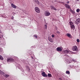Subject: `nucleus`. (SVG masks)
Segmentation results:
<instances>
[{
  "mask_svg": "<svg viewBox=\"0 0 80 80\" xmlns=\"http://www.w3.org/2000/svg\"><path fill=\"white\" fill-rule=\"evenodd\" d=\"M14 61L15 60L12 58H8L7 59V62H12Z\"/></svg>",
  "mask_w": 80,
  "mask_h": 80,
  "instance_id": "nucleus-1",
  "label": "nucleus"
},
{
  "mask_svg": "<svg viewBox=\"0 0 80 80\" xmlns=\"http://www.w3.org/2000/svg\"><path fill=\"white\" fill-rule=\"evenodd\" d=\"M35 11L37 12V13H39L40 12V9L38 8L37 7H36L35 8Z\"/></svg>",
  "mask_w": 80,
  "mask_h": 80,
  "instance_id": "nucleus-2",
  "label": "nucleus"
},
{
  "mask_svg": "<svg viewBox=\"0 0 80 80\" xmlns=\"http://www.w3.org/2000/svg\"><path fill=\"white\" fill-rule=\"evenodd\" d=\"M79 23H80V18H78L76 20L75 23L76 25H78Z\"/></svg>",
  "mask_w": 80,
  "mask_h": 80,
  "instance_id": "nucleus-3",
  "label": "nucleus"
},
{
  "mask_svg": "<svg viewBox=\"0 0 80 80\" xmlns=\"http://www.w3.org/2000/svg\"><path fill=\"white\" fill-rule=\"evenodd\" d=\"M72 50L73 51H77V47L76 46H73L72 48Z\"/></svg>",
  "mask_w": 80,
  "mask_h": 80,
  "instance_id": "nucleus-4",
  "label": "nucleus"
},
{
  "mask_svg": "<svg viewBox=\"0 0 80 80\" xmlns=\"http://www.w3.org/2000/svg\"><path fill=\"white\" fill-rule=\"evenodd\" d=\"M57 50L58 52H62V49L60 47H58L57 48Z\"/></svg>",
  "mask_w": 80,
  "mask_h": 80,
  "instance_id": "nucleus-5",
  "label": "nucleus"
},
{
  "mask_svg": "<svg viewBox=\"0 0 80 80\" xmlns=\"http://www.w3.org/2000/svg\"><path fill=\"white\" fill-rule=\"evenodd\" d=\"M42 75L43 77H47L48 76L46 74H45V72H42Z\"/></svg>",
  "mask_w": 80,
  "mask_h": 80,
  "instance_id": "nucleus-6",
  "label": "nucleus"
},
{
  "mask_svg": "<svg viewBox=\"0 0 80 80\" xmlns=\"http://www.w3.org/2000/svg\"><path fill=\"white\" fill-rule=\"evenodd\" d=\"M51 8L52 10H57V9L55 8L53 6H51Z\"/></svg>",
  "mask_w": 80,
  "mask_h": 80,
  "instance_id": "nucleus-7",
  "label": "nucleus"
},
{
  "mask_svg": "<svg viewBox=\"0 0 80 80\" xmlns=\"http://www.w3.org/2000/svg\"><path fill=\"white\" fill-rule=\"evenodd\" d=\"M45 13L46 16H49V15H50V14L49 12H45Z\"/></svg>",
  "mask_w": 80,
  "mask_h": 80,
  "instance_id": "nucleus-8",
  "label": "nucleus"
},
{
  "mask_svg": "<svg viewBox=\"0 0 80 80\" xmlns=\"http://www.w3.org/2000/svg\"><path fill=\"white\" fill-rule=\"evenodd\" d=\"M65 7H66L67 8H70V5H69L68 4H66L65 5Z\"/></svg>",
  "mask_w": 80,
  "mask_h": 80,
  "instance_id": "nucleus-9",
  "label": "nucleus"
},
{
  "mask_svg": "<svg viewBox=\"0 0 80 80\" xmlns=\"http://www.w3.org/2000/svg\"><path fill=\"white\" fill-rule=\"evenodd\" d=\"M11 7H12V8H17V6L13 3L11 4Z\"/></svg>",
  "mask_w": 80,
  "mask_h": 80,
  "instance_id": "nucleus-10",
  "label": "nucleus"
},
{
  "mask_svg": "<svg viewBox=\"0 0 80 80\" xmlns=\"http://www.w3.org/2000/svg\"><path fill=\"white\" fill-rule=\"evenodd\" d=\"M71 28L72 30H74L75 29V26H74V25H71Z\"/></svg>",
  "mask_w": 80,
  "mask_h": 80,
  "instance_id": "nucleus-11",
  "label": "nucleus"
},
{
  "mask_svg": "<svg viewBox=\"0 0 80 80\" xmlns=\"http://www.w3.org/2000/svg\"><path fill=\"white\" fill-rule=\"evenodd\" d=\"M48 40L50 42H53V40L51 38H48Z\"/></svg>",
  "mask_w": 80,
  "mask_h": 80,
  "instance_id": "nucleus-12",
  "label": "nucleus"
},
{
  "mask_svg": "<svg viewBox=\"0 0 80 80\" xmlns=\"http://www.w3.org/2000/svg\"><path fill=\"white\" fill-rule=\"evenodd\" d=\"M35 3H37L38 5H39L40 4V3L38 1V0H35Z\"/></svg>",
  "mask_w": 80,
  "mask_h": 80,
  "instance_id": "nucleus-13",
  "label": "nucleus"
},
{
  "mask_svg": "<svg viewBox=\"0 0 80 80\" xmlns=\"http://www.w3.org/2000/svg\"><path fill=\"white\" fill-rule=\"evenodd\" d=\"M67 36L68 37H70V38H72V36H71L70 34L67 33Z\"/></svg>",
  "mask_w": 80,
  "mask_h": 80,
  "instance_id": "nucleus-14",
  "label": "nucleus"
},
{
  "mask_svg": "<svg viewBox=\"0 0 80 80\" xmlns=\"http://www.w3.org/2000/svg\"><path fill=\"white\" fill-rule=\"evenodd\" d=\"M48 77H52V74H51L50 73H48Z\"/></svg>",
  "mask_w": 80,
  "mask_h": 80,
  "instance_id": "nucleus-15",
  "label": "nucleus"
},
{
  "mask_svg": "<svg viewBox=\"0 0 80 80\" xmlns=\"http://www.w3.org/2000/svg\"><path fill=\"white\" fill-rule=\"evenodd\" d=\"M0 73H1V74H2L3 75H4V74H5V73L3 72H2V70H0Z\"/></svg>",
  "mask_w": 80,
  "mask_h": 80,
  "instance_id": "nucleus-16",
  "label": "nucleus"
},
{
  "mask_svg": "<svg viewBox=\"0 0 80 80\" xmlns=\"http://www.w3.org/2000/svg\"><path fill=\"white\" fill-rule=\"evenodd\" d=\"M0 60H3V58L2 56L1 55H0Z\"/></svg>",
  "mask_w": 80,
  "mask_h": 80,
  "instance_id": "nucleus-17",
  "label": "nucleus"
},
{
  "mask_svg": "<svg viewBox=\"0 0 80 80\" xmlns=\"http://www.w3.org/2000/svg\"><path fill=\"white\" fill-rule=\"evenodd\" d=\"M4 76L5 77H6V78H8V77L9 76L8 74H5Z\"/></svg>",
  "mask_w": 80,
  "mask_h": 80,
  "instance_id": "nucleus-18",
  "label": "nucleus"
},
{
  "mask_svg": "<svg viewBox=\"0 0 80 80\" xmlns=\"http://www.w3.org/2000/svg\"><path fill=\"white\" fill-rule=\"evenodd\" d=\"M27 70L29 72H30V68L28 66L27 67Z\"/></svg>",
  "mask_w": 80,
  "mask_h": 80,
  "instance_id": "nucleus-19",
  "label": "nucleus"
},
{
  "mask_svg": "<svg viewBox=\"0 0 80 80\" xmlns=\"http://www.w3.org/2000/svg\"><path fill=\"white\" fill-rule=\"evenodd\" d=\"M69 23H70V26H71V25H73V23L72 22H69Z\"/></svg>",
  "mask_w": 80,
  "mask_h": 80,
  "instance_id": "nucleus-20",
  "label": "nucleus"
},
{
  "mask_svg": "<svg viewBox=\"0 0 80 80\" xmlns=\"http://www.w3.org/2000/svg\"><path fill=\"white\" fill-rule=\"evenodd\" d=\"M66 73L67 74H70V71H66Z\"/></svg>",
  "mask_w": 80,
  "mask_h": 80,
  "instance_id": "nucleus-21",
  "label": "nucleus"
},
{
  "mask_svg": "<svg viewBox=\"0 0 80 80\" xmlns=\"http://www.w3.org/2000/svg\"><path fill=\"white\" fill-rule=\"evenodd\" d=\"M65 52H66V53H69V51H68L67 50H66L65 51Z\"/></svg>",
  "mask_w": 80,
  "mask_h": 80,
  "instance_id": "nucleus-22",
  "label": "nucleus"
},
{
  "mask_svg": "<svg viewBox=\"0 0 80 80\" xmlns=\"http://www.w3.org/2000/svg\"><path fill=\"white\" fill-rule=\"evenodd\" d=\"M76 11L77 12H80V9H78Z\"/></svg>",
  "mask_w": 80,
  "mask_h": 80,
  "instance_id": "nucleus-23",
  "label": "nucleus"
},
{
  "mask_svg": "<svg viewBox=\"0 0 80 80\" xmlns=\"http://www.w3.org/2000/svg\"><path fill=\"white\" fill-rule=\"evenodd\" d=\"M56 33H58V34H60V31H57Z\"/></svg>",
  "mask_w": 80,
  "mask_h": 80,
  "instance_id": "nucleus-24",
  "label": "nucleus"
},
{
  "mask_svg": "<svg viewBox=\"0 0 80 80\" xmlns=\"http://www.w3.org/2000/svg\"><path fill=\"white\" fill-rule=\"evenodd\" d=\"M77 42H78V43L80 42V40H79V39H78L77 40Z\"/></svg>",
  "mask_w": 80,
  "mask_h": 80,
  "instance_id": "nucleus-25",
  "label": "nucleus"
},
{
  "mask_svg": "<svg viewBox=\"0 0 80 80\" xmlns=\"http://www.w3.org/2000/svg\"><path fill=\"white\" fill-rule=\"evenodd\" d=\"M2 52V48H0V52Z\"/></svg>",
  "mask_w": 80,
  "mask_h": 80,
  "instance_id": "nucleus-26",
  "label": "nucleus"
},
{
  "mask_svg": "<svg viewBox=\"0 0 80 80\" xmlns=\"http://www.w3.org/2000/svg\"><path fill=\"white\" fill-rule=\"evenodd\" d=\"M45 29H47V25L45 24Z\"/></svg>",
  "mask_w": 80,
  "mask_h": 80,
  "instance_id": "nucleus-27",
  "label": "nucleus"
},
{
  "mask_svg": "<svg viewBox=\"0 0 80 80\" xmlns=\"http://www.w3.org/2000/svg\"><path fill=\"white\" fill-rule=\"evenodd\" d=\"M34 37H35L36 38H37V36L36 35H34Z\"/></svg>",
  "mask_w": 80,
  "mask_h": 80,
  "instance_id": "nucleus-28",
  "label": "nucleus"
},
{
  "mask_svg": "<svg viewBox=\"0 0 80 80\" xmlns=\"http://www.w3.org/2000/svg\"><path fill=\"white\" fill-rule=\"evenodd\" d=\"M59 80H63L62 79V78H59Z\"/></svg>",
  "mask_w": 80,
  "mask_h": 80,
  "instance_id": "nucleus-29",
  "label": "nucleus"
},
{
  "mask_svg": "<svg viewBox=\"0 0 80 80\" xmlns=\"http://www.w3.org/2000/svg\"><path fill=\"white\" fill-rule=\"evenodd\" d=\"M70 11L71 12H73V11L72 10V9H70Z\"/></svg>",
  "mask_w": 80,
  "mask_h": 80,
  "instance_id": "nucleus-30",
  "label": "nucleus"
},
{
  "mask_svg": "<svg viewBox=\"0 0 80 80\" xmlns=\"http://www.w3.org/2000/svg\"><path fill=\"white\" fill-rule=\"evenodd\" d=\"M54 36H55L53 35H52V37H54Z\"/></svg>",
  "mask_w": 80,
  "mask_h": 80,
  "instance_id": "nucleus-31",
  "label": "nucleus"
},
{
  "mask_svg": "<svg viewBox=\"0 0 80 80\" xmlns=\"http://www.w3.org/2000/svg\"><path fill=\"white\" fill-rule=\"evenodd\" d=\"M31 58L32 59V60H33V57L31 56Z\"/></svg>",
  "mask_w": 80,
  "mask_h": 80,
  "instance_id": "nucleus-32",
  "label": "nucleus"
},
{
  "mask_svg": "<svg viewBox=\"0 0 80 80\" xmlns=\"http://www.w3.org/2000/svg\"><path fill=\"white\" fill-rule=\"evenodd\" d=\"M0 38H2V35H0Z\"/></svg>",
  "mask_w": 80,
  "mask_h": 80,
  "instance_id": "nucleus-33",
  "label": "nucleus"
},
{
  "mask_svg": "<svg viewBox=\"0 0 80 80\" xmlns=\"http://www.w3.org/2000/svg\"><path fill=\"white\" fill-rule=\"evenodd\" d=\"M12 20H13V16L12 17Z\"/></svg>",
  "mask_w": 80,
  "mask_h": 80,
  "instance_id": "nucleus-34",
  "label": "nucleus"
},
{
  "mask_svg": "<svg viewBox=\"0 0 80 80\" xmlns=\"http://www.w3.org/2000/svg\"><path fill=\"white\" fill-rule=\"evenodd\" d=\"M67 3H68V4L69 3V1H68V2H67Z\"/></svg>",
  "mask_w": 80,
  "mask_h": 80,
  "instance_id": "nucleus-35",
  "label": "nucleus"
},
{
  "mask_svg": "<svg viewBox=\"0 0 80 80\" xmlns=\"http://www.w3.org/2000/svg\"><path fill=\"white\" fill-rule=\"evenodd\" d=\"M69 67H70V68L72 67V66H71L70 65H69Z\"/></svg>",
  "mask_w": 80,
  "mask_h": 80,
  "instance_id": "nucleus-36",
  "label": "nucleus"
},
{
  "mask_svg": "<svg viewBox=\"0 0 80 80\" xmlns=\"http://www.w3.org/2000/svg\"><path fill=\"white\" fill-rule=\"evenodd\" d=\"M73 62H75V60L72 59Z\"/></svg>",
  "mask_w": 80,
  "mask_h": 80,
  "instance_id": "nucleus-37",
  "label": "nucleus"
},
{
  "mask_svg": "<svg viewBox=\"0 0 80 80\" xmlns=\"http://www.w3.org/2000/svg\"><path fill=\"white\" fill-rule=\"evenodd\" d=\"M77 0V1H79V0Z\"/></svg>",
  "mask_w": 80,
  "mask_h": 80,
  "instance_id": "nucleus-38",
  "label": "nucleus"
},
{
  "mask_svg": "<svg viewBox=\"0 0 80 80\" xmlns=\"http://www.w3.org/2000/svg\"><path fill=\"white\" fill-rule=\"evenodd\" d=\"M58 3H60V2H58Z\"/></svg>",
  "mask_w": 80,
  "mask_h": 80,
  "instance_id": "nucleus-39",
  "label": "nucleus"
}]
</instances>
